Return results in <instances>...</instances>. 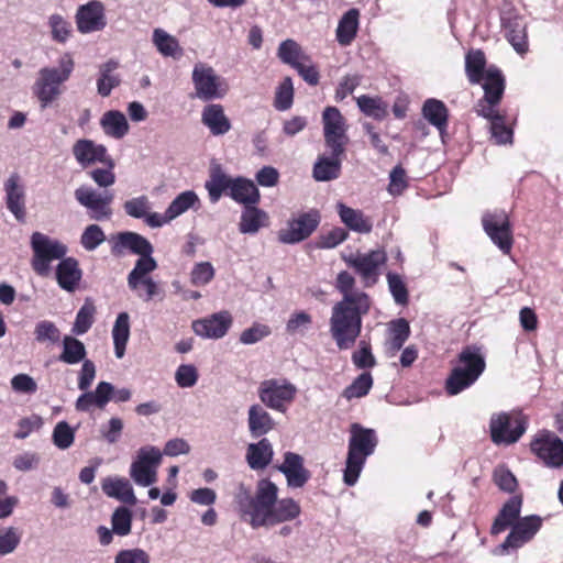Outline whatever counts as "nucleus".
<instances>
[{"label": "nucleus", "instance_id": "obj_27", "mask_svg": "<svg viewBox=\"0 0 563 563\" xmlns=\"http://www.w3.org/2000/svg\"><path fill=\"white\" fill-rule=\"evenodd\" d=\"M113 386L108 382H100L95 391L82 394L77 399L79 410H89L91 407L103 408L112 399Z\"/></svg>", "mask_w": 563, "mask_h": 563}, {"label": "nucleus", "instance_id": "obj_29", "mask_svg": "<svg viewBox=\"0 0 563 563\" xmlns=\"http://www.w3.org/2000/svg\"><path fill=\"white\" fill-rule=\"evenodd\" d=\"M228 195L236 202L247 205H255L260 201L261 195L255 184L243 177L233 179L232 187Z\"/></svg>", "mask_w": 563, "mask_h": 563}, {"label": "nucleus", "instance_id": "obj_61", "mask_svg": "<svg viewBox=\"0 0 563 563\" xmlns=\"http://www.w3.org/2000/svg\"><path fill=\"white\" fill-rule=\"evenodd\" d=\"M490 135L498 145L512 143V130L507 126L505 117L496 118L489 123Z\"/></svg>", "mask_w": 563, "mask_h": 563}, {"label": "nucleus", "instance_id": "obj_26", "mask_svg": "<svg viewBox=\"0 0 563 563\" xmlns=\"http://www.w3.org/2000/svg\"><path fill=\"white\" fill-rule=\"evenodd\" d=\"M123 250H129L140 256L152 254L154 247L151 242L143 235L135 232H120L117 235V241L112 247L113 253H121Z\"/></svg>", "mask_w": 563, "mask_h": 563}, {"label": "nucleus", "instance_id": "obj_20", "mask_svg": "<svg viewBox=\"0 0 563 563\" xmlns=\"http://www.w3.org/2000/svg\"><path fill=\"white\" fill-rule=\"evenodd\" d=\"M5 206L19 222L25 221V190L20 176L12 174L4 183Z\"/></svg>", "mask_w": 563, "mask_h": 563}, {"label": "nucleus", "instance_id": "obj_19", "mask_svg": "<svg viewBox=\"0 0 563 563\" xmlns=\"http://www.w3.org/2000/svg\"><path fill=\"white\" fill-rule=\"evenodd\" d=\"M277 470L285 476L289 488H302L311 477L310 471L305 467L303 457L290 451L284 454V461Z\"/></svg>", "mask_w": 563, "mask_h": 563}, {"label": "nucleus", "instance_id": "obj_59", "mask_svg": "<svg viewBox=\"0 0 563 563\" xmlns=\"http://www.w3.org/2000/svg\"><path fill=\"white\" fill-rule=\"evenodd\" d=\"M35 340L40 343H57L60 339V331L56 324L48 320L36 323L34 328Z\"/></svg>", "mask_w": 563, "mask_h": 563}, {"label": "nucleus", "instance_id": "obj_42", "mask_svg": "<svg viewBox=\"0 0 563 563\" xmlns=\"http://www.w3.org/2000/svg\"><path fill=\"white\" fill-rule=\"evenodd\" d=\"M130 338V317L126 312L118 314L112 328V339L114 345V354L118 358H122L125 354L126 343Z\"/></svg>", "mask_w": 563, "mask_h": 563}, {"label": "nucleus", "instance_id": "obj_4", "mask_svg": "<svg viewBox=\"0 0 563 563\" xmlns=\"http://www.w3.org/2000/svg\"><path fill=\"white\" fill-rule=\"evenodd\" d=\"M485 360L473 347H465L459 354V362L452 368L445 382V390L454 396L472 386L485 369Z\"/></svg>", "mask_w": 563, "mask_h": 563}, {"label": "nucleus", "instance_id": "obj_55", "mask_svg": "<svg viewBox=\"0 0 563 563\" xmlns=\"http://www.w3.org/2000/svg\"><path fill=\"white\" fill-rule=\"evenodd\" d=\"M21 532L15 527L0 528V555L13 553L21 542Z\"/></svg>", "mask_w": 563, "mask_h": 563}, {"label": "nucleus", "instance_id": "obj_45", "mask_svg": "<svg viewBox=\"0 0 563 563\" xmlns=\"http://www.w3.org/2000/svg\"><path fill=\"white\" fill-rule=\"evenodd\" d=\"M490 424L492 441L497 445H509L517 442L526 432V424Z\"/></svg>", "mask_w": 563, "mask_h": 563}, {"label": "nucleus", "instance_id": "obj_13", "mask_svg": "<svg viewBox=\"0 0 563 563\" xmlns=\"http://www.w3.org/2000/svg\"><path fill=\"white\" fill-rule=\"evenodd\" d=\"M297 394V387L286 379H267L260 386V398L269 408L285 412Z\"/></svg>", "mask_w": 563, "mask_h": 563}, {"label": "nucleus", "instance_id": "obj_5", "mask_svg": "<svg viewBox=\"0 0 563 563\" xmlns=\"http://www.w3.org/2000/svg\"><path fill=\"white\" fill-rule=\"evenodd\" d=\"M74 66L71 56L65 54L58 62V68L44 67L40 69L35 82V92L43 108L52 103L62 93L60 85L68 80Z\"/></svg>", "mask_w": 563, "mask_h": 563}, {"label": "nucleus", "instance_id": "obj_41", "mask_svg": "<svg viewBox=\"0 0 563 563\" xmlns=\"http://www.w3.org/2000/svg\"><path fill=\"white\" fill-rule=\"evenodd\" d=\"M200 206V199L194 190H186L177 195L166 208L168 218L173 221L189 209L197 210Z\"/></svg>", "mask_w": 563, "mask_h": 563}, {"label": "nucleus", "instance_id": "obj_18", "mask_svg": "<svg viewBox=\"0 0 563 563\" xmlns=\"http://www.w3.org/2000/svg\"><path fill=\"white\" fill-rule=\"evenodd\" d=\"M76 24L82 34L103 30L107 25L104 5L97 0L80 5L76 13Z\"/></svg>", "mask_w": 563, "mask_h": 563}, {"label": "nucleus", "instance_id": "obj_15", "mask_svg": "<svg viewBox=\"0 0 563 563\" xmlns=\"http://www.w3.org/2000/svg\"><path fill=\"white\" fill-rule=\"evenodd\" d=\"M530 446L548 466L559 468L563 465V441L556 434L542 430Z\"/></svg>", "mask_w": 563, "mask_h": 563}, {"label": "nucleus", "instance_id": "obj_49", "mask_svg": "<svg viewBox=\"0 0 563 563\" xmlns=\"http://www.w3.org/2000/svg\"><path fill=\"white\" fill-rule=\"evenodd\" d=\"M372 386V374L369 372H363L343 390L342 396L347 400L361 398L368 394Z\"/></svg>", "mask_w": 563, "mask_h": 563}, {"label": "nucleus", "instance_id": "obj_35", "mask_svg": "<svg viewBox=\"0 0 563 563\" xmlns=\"http://www.w3.org/2000/svg\"><path fill=\"white\" fill-rule=\"evenodd\" d=\"M410 335V327L406 319H397L389 324V338L385 343L386 352L394 356L401 350Z\"/></svg>", "mask_w": 563, "mask_h": 563}, {"label": "nucleus", "instance_id": "obj_36", "mask_svg": "<svg viewBox=\"0 0 563 563\" xmlns=\"http://www.w3.org/2000/svg\"><path fill=\"white\" fill-rule=\"evenodd\" d=\"M341 221L350 229L358 233H369L373 224L360 210L352 209L343 203L336 206Z\"/></svg>", "mask_w": 563, "mask_h": 563}, {"label": "nucleus", "instance_id": "obj_53", "mask_svg": "<svg viewBox=\"0 0 563 563\" xmlns=\"http://www.w3.org/2000/svg\"><path fill=\"white\" fill-rule=\"evenodd\" d=\"M112 531L120 536L125 537L131 532L132 527V512L126 507H118L111 516Z\"/></svg>", "mask_w": 563, "mask_h": 563}, {"label": "nucleus", "instance_id": "obj_50", "mask_svg": "<svg viewBox=\"0 0 563 563\" xmlns=\"http://www.w3.org/2000/svg\"><path fill=\"white\" fill-rule=\"evenodd\" d=\"M351 360L353 365L358 369L373 368L376 365L372 345L365 340L358 342L357 349L352 353Z\"/></svg>", "mask_w": 563, "mask_h": 563}, {"label": "nucleus", "instance_id": "obj_10", "mask_svg": "<svg viewBox=\"0 0 563 563\" xmlns=\"http://www.w3.org/2000/svg\"><path fill=\"white\" fill-rule=\"evenodd\" d=\"M325 146L334 154H344L349 143L346 120L335 107H327L322 112Z\"/></svg>", "mask_w": 563, "mask_h": 563}, {"label": "nucleus", "instance_id": "obj_14", "mask_svg": "<svg viewBox=\"0 0 563 563\" xmlns=\"http://www.w3.org/2000/svg\"><path fill=\"white\" fill-rule=\"evenodd\" d=\"M483 228L493 243L504 254H509L512 249V232L507 213L503 210L486 212L482 218Z\"/></svg>", "mask_w": 563, "mask_h": 563}, {"label": "nucleus", "instance_id": "obj_30", "mask_svg": "<svg viewBox=\"0 0 563 563\" xmlns=\"http://www.w3.org/2000/svg\"><path fill=\"white\" fill-rule=\"evenodd\" d=\"M360 12L357 9H350L339 21L335 36L341 46H349L356 37L358 30Z\"/></svg>", "mask_w": 563, "mask_h": 563}, {"label": "nucleus", "instance_id": "obj_11", "mask_svg": "<svg viewBox=\"0 0 563 563\" xmlns=\"http://www.w3.org/2000/svg\"><path fill=\"white\" fill-rule=\"evenodd\" d=\"M321 216L311 209L300 212L287 221L284 229L278 231V240L284 244H297L308 239L319 227Z\"/></svg>", "mask_w": 563, "mask_h": 563}, {"label": "nucleus", "instance_id": "obj_12", "mask_svg": "<svg viewBox=\"0 0 563 563\" xmlns=\"http://www.w3.org/2000/svg\"><path fill=\"white\" fill-rule=\"evenodd\" d=\"M192 82L196 97L205 101L222 98L228 90L223 79L216 74L211 66L203 63L195 65Z\"/></svg>", "mask_w": 563, "mask_h": 563}, {"label": "nucleus", "instance_id": "obj_31", "mask_svg": "<svg viewBox=\"0 0 563 563\" xmlns=\"http://www.w3.org/2000/svg\"><path fill=\"white\" fill-rule=\"evenodd\" d=\"M233 179L220 166L211 169L210 177L206 181L205 187L212 203L218 202L224 192H230Z\"/></svg>", "mask_w": 563, "mask_h": 563}, {"label": "nucleus", "instance_id": "obj_63", "mask_svg": "<svg viewBox=\"0 0 563 563\" xmlns=\"http://www.w3.org/2000/svg\"><path fill=\"white\" fill-rule=\"evenodd\" d=\"M312 324V317L306 311H296L290 314L286 331L289 334H303Z\"/></svg>", "mask_w": 563, "mask_h": 563}, {"label": "nucleus", "instance_id": "obj_39", "mask_svg": "<svg viewBox=\"0 0 563 563\" xmlns=\"http://www.w3.org/2000/svg\"><path fill=\"white\" fill-rule=\"evenodd\" d=\"M484 98L488 103H499L504 89L505 79L497 68H488L483 78Z\"/></svg>", "mask_w": 563, "mask_h": 563}, {"label": "nucleus", "instance_id": "obj_37", "mask_svg": "<svg viewBox=\"0 0 563 563\" xmlns=\"http://www.w3.org/2000/svg\"><path fill=\"white\" fill-rule=\"evenodd\" d=\"M119 67L118 62L109 59L99 67V78L97 80V90L101 97L110 96L113 88L118 87L121 79L115 69Z\"/></svg>", "mask_w": 563, "mask_h": 563}, {"label": "nucleus", "instance_id": "obj_64", "mask_svg": "<svg viewBox=\"0 0 563 563\" xmlns=\"http://www.w3.org/2000/svg\"><path fill=\"white\" fill-rule=\"evenodd\" d=\"M150 554L140 548L121 550L114 556V563H150Z\"/></svg>", "mask_w": 563, "mask_h": 563}, {"label": "nucleus", "instance_id": "obj_34", "mask_svg": "<svg viewBox=\"0 0 563 563\" xmlns=\"http://www.w3.org/2000/svg\"><path fill=\"white\" fill-rule=\"evenodd\" d=\"M152 42L157 52L164 57L179 58L183 55V48L178 40L161 27L154 29Z\"/></svg>", "mask_w": 563, "mask_h": 563}, {"label": "nucleus", "instance_id": "obj_3", "mask_svg": "<svg viewBox=\"0 0 563 563\" xmlns=\"http://www.w3.org/2000/svg\"><path fill=\"white\" fill-rule=\"evenodd\" d=\"M349 433L343 482L352 487L357 483L366 460L374 454L378 438L374 429L364 428L362 424H351Z\"/></svg>", "mask_w": 563, "mask_h": 563}, {"label": "nucleus", "instance_id": "obj_46", "mask_svg": "<svg viewBox=\"0 0 563 563\" xmlns=\"http://www.w3.org/2000/svg\"><path fill=\"white\" fill-rule=\"evenodd\" d=\"M486 58L479 49H472L465 56V71L472 84H479L485 77Z\"/></svg>", "mask_w": 563, "mask_h": 563}, {"label": "nucleus", "instance_id": "obj_17", "mask_svg": "<svg viewBox=\"0 0 563 563\" xmlns=\"http://www.w3.org/2000/svg\"><path fill=\"white\" fill-rule=\"evenodd\" d=\"M233 318L228 310H221L192 322L194 332L203 339H221L232 327Z\"/></svg>", "mask_w": 563, "mask_h": 563}, {"label": "nucleus", "instance_id": "obj_7", "mask_svg": "<svg viewBox=\"0 0 563 563\" xmlns=\"http://www.w3.org/2000/svg\"><path fill=\"white\" fill-rule=\"evenodd\" d=\"M163 453L153 445L139 449L130 466V477L141 487H148L157 481V468L161 465Z\"/></svg>", "mask_w": 563, "mask_h": 563}, {"label": "nucleus", "instance_id": "obj_32", "mask_svg": "<svg viewBox=\"0 0 563 563\" xmlns=\"http://www.w3.org/2000/svg\"><path fill=\"white\" fill-rule=\"evenodd\" d=\"M273 459V448L267 439L251 443L247 448L246 460L252 470H264Z\"/></svg>", "mask_w": 563, "mask_h": 563}, {"label": "nucleus", "instance_id": "obj_25", "mask_svg": "<svg viewBox=\"0 0 563 563\" xmlns=\"http://www.w3.org/2000/svg\"><path fill=\"white\" fill-rule=\"evenodd\" d=\"M82 276L78 261L74 257H64L56 267L58 286L66 291H74Z\"/></svg>", "mask_w": 563, "mask_h": 563}, {"label": "nucleus", "instance_id": "obj_57", "mask_svg": "<svg viewBox=\"0 0 563 563\" xmlns=\"http://www.w3.org/2000/svg\"><path fill=\"white\" fill-rule=\"evenodd\" d=\"M493 481L500 490L509 494H512L518 486L516 476L505 465H498L495 467L493 472Z\"/></svg>", "mask_w": 563, "mask_h": 563}, {"label": "nucleus", "instance_id": "obj_52", "mask_svg": "<svg viewBox=\"0 0 563 563\" xmlns=\"http://www.w3.org/2000/svg\"><path fill=\"white\" fill-rule=\"evenodd\" d=\"M294 102V86L290 77H285L278 85L275 93L274 107L278 111H286Z\"/></svg>", "mask_w": 563, "mask_h": 563}, {"label": "nucleus", "instance_id": "obj_56", "mask_svg": "<svg viewBox=\"0 0 563 563\" xmlns=\"http://www.w3.org/2000/svg\"><path fill=\"white\" fill-rule=\"evenodd\" d=\"M104 241L106 234L98 224L87 225L80 236V244L88 252L95 251Z\"/></svg>", "mask_w": 563, "mask_h": 563}, {"label": "nucleus", "instance_id": "obj_28", "mask_svg": "<svg viewBox=\"0 0 563 563\" xmlns=\"http://www.w3.org/2000/svg\"><path fill=\"white\" fill-rule=\"evenodd\" d=\"M330 156L321 155L313 165L312 175L318 181H329L340 176L343 154L330 152Z\"/></svg>", "mask_w": 563, "mask_h": 563}, {"label": "nucleus", "instance_id": "obj_23", "mask_svg": "<svg viewBox=\"0 0 563 563\" xmlns=\"http://www.w3.org/2000/svg\"><path fill=\"white\" fill-rule=\"evenodd\" d=\"M201 122L214 136L224 135L232 128L223 107L219 103H210L202 109Z\"/></svg>", "mask_w": 563, "mask_h": 563}, {"label": "nucleus", "instance_id": "obj_22", "mask_svg": "<svg viewBox=\"0 0 563 563\" xmlns=\"http://www.w3.org/2000/svg\"><path fill=\"white\" fill-rule=\"evenodd\" d=\"M522 507V496H511L501 507L497 517L495 518L490 533L496 536L504 532L506 529L511 528L520 518Z\"/></svg>", "mask_w": 563, "mask_h": 563}, {"label": "nucleus", "instance_id": "obj_62", "mask_svg": "<svg viewBox=\"0 0 563 563\" xmlns=\"http://www.w3.org/2000/svg\"><path fill=\"white\" fill-rule=\"evenodd\" d=\"M52 38L59 43H65L71 32V25L60 14H52L48 19Z\"/></svg>", "mask_w": 563, "mask_h": 563}, {"label": "nucleus", "instance_id": "obj_33", "mask_svg": "<svg viewBox=\"0 0 563 563\" xmlns=\"http://www.w3.org/2000/svg\"><path fill=\"white\" fill-rule=\"evenodd\" d=\"M267 220L268 216L264 210L247 205L242 211L239 230L243 234H255L266 225Z\"/></svg>", "mask_w": 563, "mask_h": 563}, {"label": "nucleus", "instance_id": "obj_58", "mask_svg": "<svg viewBox=\"0 0 563 563\" xmlns=\"http://www.w3.org/2000/svg\"><path fill=\"white\" fill-rule=\"evenodd\" d=\"M123 209L125 213L134 219H144L152 209V203L147 196L141 195L124 202Z\"/></svg>", "mask_w": 563, "mask_h": 563}, {"label": "nucleus", "instance_id": "obj_60", "mask_svg": "<svg viewBox=\"0 0 563 563\" xmlns=\"http://www.w3.org/2000/svg\"><path fill=\"white\" fill-rule=\"evenodd\" d=\"M387 283L389 291L397 305L405 306L408 303V289L401 276L389 272L387 274Z\"/></svg>", "mask_w": 563, "mask_h": 563}, {"label": "nucleus", "instance_id": "obj_38", "mask_svg": "<svg viewBox=\"0 0 563 563\" xmlns=\"http://www.w3.org/2000/svg\"><path fill=\"white\" fill-rule=\"evenodd\" d=\"M87 355V350L85 344L71 336L65 335L62 342V352L58 356V360L68 365H76L80 362H85Z\"/></svg>", "mask_w": 563, "mask_h": 563}, {"label": "nucleus", "instance_id": "obj_48", "mask_svg": "<svg viewBox=\"0 0 563 563\" xmlns=\"http://www.w3.org/2000/svg\"><path fill=\"white\" fill-rule=\"evenodd\" d=\"M356 102L365 115L376 120H383L388 113V106L380 98L363 95L357 98Z\"/></svg>", "mask_w": 563, "mask_h": 563}, {"label": "nucleus", "instance_id": "obj_54", "mask_svg": "<svg viewBox=\"0 0 563 563\" xmlns=\"http://www.w3.org/2000/svg\"><path fill=\"white\" fill-rule=\"evenodd\" d=\"M95 306L91 302H85L76 314L73 325V333L77 335L85 334L93 323Z\"/></svg>", "mask_w": 563, "mask_h": 563}, {"label": "nucleus", "instance_id": "obj_43", "mask_svg": "<svg viewBox=\"0 0 563 563\" xmlns=\"http://www.w3.org/2000/svg\"><path fill=\"white\" fill-rule=\"evenodd\" d=\"M424 119L435 126L441 133L448 125V109L445 104L437 99H428L422 107Z\"/></svg>", "mask_w": 563, "mask_h": 563}, {"label": "nucleus", "instance_id": "obj_6", "mask_svg": "<svg viewBox=\"0 0 563 563\" xmlns=\"http://www.w3.org/2000/svg\"><path fill=\"white\" fill-rule=\"evenodd\" d=\"M30 244L33 251L31 266L42 277L49 274L53 261L63 260L68 252L66 244L42 232H34L31 235Z\"/></svg>", "mask_w": 563, "mask_h": 563}, {"label": "nucleus", "instance_id": "obj_21", "mask_svg": "<svg viewBox=\"0 0 563 563\" xmlns=\"http://www.w3.org/2000/svg\"><path fill=\"white\" fill-rule=\"evenodd\" d=\"M71 152L76 162L84 168L96 163H107L110 161L106 146L88 139L76 141L71 147Z\"/></svg>", "mask_w": 563, "mask_h": 563}, {"label": "nucleus", "instance_id": "obj_44", "mask_svg": "<svg viewBox=\"0 0 563 563\" xmlns=\"http://www.w3.org/2000/svg\"><path fill=\"white\" fill-rule=\"evenodd\" d=\"M157 268V262L152 254L140 256L134 268L128 275V286L130 289L137 291L141 279L150 277L148 275Z\"/></svg>", "mask_w": 563, "mask_h": 563}, {"label": "nucleus", "instance_id": "obj_40", "mask_svg": "<svg viewBox=\"0 0 563 563\" xmlns=\"http://www.w3.org/2000/svg\"><path fill=\"white\" fill-rule=\"evenodd\" d=\"M104 133L113 139H122L129 132V123L125 115L118 110L106 112L100 121Z\"/></svg>", "mask_w": 563, "mask_h": 563}, {"label": "nucleus", "instance_id": "obj_1", "mask_svg": "<svg viewBox=\"0 0 563 563\" xmlns=\"http://www.w3.org/2000/svg\"><path fill=\"white\" fill-rule=\"evenodd\" d=\"M240 518L253 529L273 527L299 517L300 505L290 497L278 499V487L268 478L256 484L254 495L240 484L234 496Z\"/></svg>", "mask_w": 563, "mask_h": 563}, {"label": "nucleus", "instance_id": "obj_51", "mask_svg": "<svg viewBox=\"0 0 563 563\" xmlns=\"http://www.w3.org/2000/svg\"><path fill=\"white\" fill-rule=\"evenodd\" d=\"M41 463L42 456L35 451H23L12 459L13 468L22 473L37 471Z\"/></svg>", "mask_w": 563, "mask_h": 563}, {"label": "nucleus", "instance_id": "obj_16", "mask_svg": "<svg viewBox=\"0 0 563 563\" xmlns=\"http://www.w3.org/2000/svg\"><path fill=\"white\" fill-rule=\"evenodd\" d=\"M541 526L542 519L537 515L519 519L512 525L505 541L499 545L501 553H508L509 550L521 548L537 534Z\"/></svg>", "mask_w": 563, "mask_h": 563}, {"label": "nucleus", "instance_id": "obj_9", "mask_svg": "<svg viewBox=\"0 0 563 563\" xmlns=\"http://www.w3.org/2000/svg\"><path fill=\"white\" fill-rule=\"evenodd\" d=\"M76 201L84 207L90 219L109 220L112 216L111 205L114 194L111 190L97 191L89 186H80L74 192Z\"/></svg>", "mask_w": 563, "mask_h": 563}, {"label": "nucleus", "instance_id": "obj_8", "mask_svg": "<svg viewBox=\"0 0 563 563\" xmlns=\"http://www.w3.org/2000/svg\"><path fill=\"white\" fill-rule=\"evenodd\" d=\"M343 260L361 277L363 286L369 288L377 284L387 256L382 250H373L367 253L350 254Z\"/></svg>", "mask_w": 563, "mask_h": 563}, {"label": "nucleus", "instance_id": "obj_47", "mask_svg": "<svg viewBox=\"0 0 563 563\" xmlns=\"http://www.w3.org/2000/svg\"><path fill=\"white\" fill-rule=\"evenodd\" d=\"M277 56L284 64L292 68L301 60H308V56L302 52L300 45L291 38H287L279 44Z\"/></svg>", "mask_w": 563, "mask_h": 563}, {"label": "nucleus", "instance_id": "obj_24", "mask_svg": "<svg viewBox=\"0 0 563 563\" xmlns=\"http://www.w3.org/2000/svg\"><path fill=\"white\" fill-rule=\"evenodd\" d=\"M101 488L110 498L118 499L130 506H134L137 503L132 485L124 477H106L101 483Z\"/></svg>", "mask_w": 563, "mask_h": 563}, {"label": "nucleus", "instance_id": "obj_2", "mask_svg": "<svg viewBox=\"0 0 563 563\" xmlns=\"http://www.w3.org/2000/svg\"><path fill=\"white\" fill-rule=\"evenodd\" d=\"M354 276L347 271L336 275L334 287L342 295L331 309L330 333L339 350H349L356 343L363 327V317L372 307L371 297L363 290H354Z\"/></svg>", "mask_w": 563, "mask_h": 563}]
</instances>
